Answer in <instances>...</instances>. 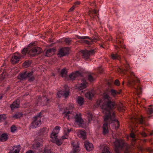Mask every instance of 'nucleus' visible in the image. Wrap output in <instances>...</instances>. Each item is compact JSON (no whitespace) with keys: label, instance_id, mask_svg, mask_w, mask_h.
<instances>
[{"label":"nucleus","instance_id":"obj_47","mask_svg":"<svg viewBox=\"0 0 153 153\" xmlns=\"http://www.w3.org/2000/svg\"><path fill=\"white\" fill-rule=\"evenodd\" d=\"M130 137L133 138V140L134 141L136 140V139H135V135L134 134L131 133L130 134Z\"/></svg>","mask_w":153,"mask_h":153},{"label":"nucleus","instance_id":"obj_40","mask_svg":"<svg viewBox=\"0 0 153 153\" xmlns=\"http://www.w3.org/2000/svg\"><path fill=\"white\" fill-rule=\"evenodd\" d=\"M17 127L14 125H12L11 127V131L12 132H14L16 130Z\"/></svg>","mask_w":153,"mask_h":153},{"label":"nucleus","instance_id":"obj_33","mask_svg":"<svg viewBox=\"0 0 153 153\" xmlns=\"http://www.w3.org/2000/svg\"><path fill=\"white\" fill-rule=\"evenodd\" d=\"M63 41H64L65 43L67 44H69L71 43V40L70 38H65L63 39Z\"/></svg>","mask_w":153,"mask_h":153},{"label":"nucleus","instance_id":"obj_1","mask_svg":"<svg viewBox=\"0 0 153 153\" xmlns=\"http://www.w3.org/2000/svg\"><path fill=\"white\" fill-rule=\"evenodd\" d=\"M102 99L104 102L101 106L102 112L105 114L104 117V124L103 126V132L104 134L108 133V125L114 123L115 124L119 125L118 121L115 118L114 114L112 109L117 106L118 110L120 111H125L124 106L121 103L118 104H115L112 100V98L108 94L104 93Z\"/></svg>","mask_w":153,"mask_h":153},{"label":"nucleus","instance_id":"obj_10","mask_svg":"<svg viewBox=\"0 0 153 153\" xmlns=\"http://www.w3.org/2000/svg\"><path fill=\"white\" fill-rule=\"evenodd\" d=\"M71 144L73 146L74 150L71 153H78L80 151L79 142L77 141H73Z\"/></svg>","mask_w":153,"mask_h":153},{"label":"nucleus","instance_id":"obj_37","mask_svg":"<svg viewBox=\"0 0 153 153\" xmlns=\"http://www.w3.org/2000/svg\"><path fill=\"white\" fill-rule=\"evenodd\" d=\"M30 64V62L28 61L25 62L23 64V66L25 68H27L29 66Z\"/></svg>","mask_w":153,"mask_h":153},{"label":"nucleus","instance_id":"obj_45","mask_svg":"<svg viewBox=\"0 0 153 153\" xmlns=\"http://www.w3.org/2000/svg\"><path fill=\"white\" fill-rule=\"evenodd\" d=\"M6 118V115L4 114L0 115V121L5 119Z\"/></svg>","mask_w":153,"mask_h":153},{"label":"nucleus","instance_id":"obj_9","mask_svg":"<svg viewBox=\"0 0 153 153\" xmlns=\"http://www.w3.org/2000/svg\"><path fill=\"white\" fill-rule=\"evenodd\" d=\"M95 53V51L94 50L90 51L85 50L82 52L83 57L86 59H88L90 56L94 55Z\"/></svg>","mask_w":153,"mask_h":153},{"label":"nucleus","instance_id":"obj_52","mask_svg":"<svg viewBox=\"0 0 153 153\" xmlns=\"http://www.w3.org/2000/svg\"><path fill=\"white\" fill-rule=\"evenodd\" d=\"M75 6H74V5L69 10V12H71V11H73V10H74V9H75Z\"/></svg>","mask_w":153,"mask_h":153},{"label":"nucleus","instance_id":"obj_48","mask_svg":"<svg viewBox=\"0 0 153 153\" xmlns=\"http://www.w3.org/2000/svg\"><path fill=\"white\" fill-rule=\"evenodd\" d=\"M93 13L94 14H96L97 13V11L94 10H90L89 11V15L91 16V13Z\"/></svg>","mask_w":153,"mask_h":153},{"label":"nucleus","instance_id":"obj_18","mask_svg":"<svg viewBox=\"0 0 153 153\" xmlns=\"http://www.w3.org/2000/svg\"><path fill=\"white\" fill-rule=\"evenodd\" d=\"M87 83L85 81H83L81 84H78L76 85L77 88L81 90L87 87Z\"/></svg>","mask_w":153,"mask_h":153},{"label":"nucleus","instance_id":"obj_43","mask_svg":"<svg viewBox=\"0 0 153 153\" xmlns=\"http://www.w3.org/2000/svg\"><path fill=\"white\" fill-rule=\"evenodd\" d=\"M77 38L78 39H85L89 38V37L88 36H77Z\"/></svg>","mask_w":153,"mask_h":153},{"label":"nucleus","instance_id":"obj_32","mask_svg":"<svg viewBox=\"0 0 153 153\" xmlns=\"http://www.w3.org/2000/svg\"><path fill=\"white\" fill-rule=\"evenodd\" d=\"M22 114L20 113H18L15 114L13 116V118H15L16 119H17L20 118V117L22 116Z\"/></svg>","mask_w":153,"mask_h":153},{"label":"nucleus","instance_id":"obj_36","mask_svg":"<svg viewBox=\"0 0 153 153\" xmlns=\"http://www.w3.org/2000/svg\"><path fill=\"white\" fill-rule=\"evenodd\" d=\"M111 58L113 59H119L120 57L117 54H112L111 55Z\"/></svg>","mask_w":153,"mask_h":153},{"label":"nucleus","instance_id":"obj_22","mask_svg":"<svg viewBox=\"0 0 153 153\" xmlns=\"http://www.w3.org/2000/svg\"><path fill=\"white\" fill-rule=\"evenodd\" d=\"M78 136L83 139H85L86 138V135L85 132L84 131H80L78 132Z\"/></svg>","mask_w":153,"mask_h":153},{"label":"nucleus","instance_id":"obj_59","mask_svg":"<svg viewBox=\"0 0 153 153\" xmlns=\"http://www.w3.org/2000/svg\"><path fill=\"white\" fill-rule=\"evenodd\" d=\"M26 153H34L32 151H31V150H30L28 151L27 152H26Z\"/></svg>","mask_w":153,"mask_h":153},{"label":"nucleus","instance_id":"obj_6","mask_svg":"<svg viewBox=\"0 0 153 153\" xmlns=\"http://www.w3.org/2000/svg\"><path fill=\"white\" fill-rule=\"evenodd\" d=\"M41 119L40 116L34 117V120L30 125V128H34L38 127L41 124Z\"/></svg>","mask_w":153,"mask_h":153},{"label":"nucleus","instance_id":"obj_51","mask_svg":"<svg viewBox=\"0 0 153 153\" xmlns=\"http://www.w3.org/2000/svg\"><path fill=\"white\" fill-rule=\"evenodd\" d=\"M42 99L45 101L46 102L48 100L46 98L45 96H43L42 97Z\"/></svg>","mask_w":153,"mask_h":153},{"label":"nucleus","instance_id":"obj_20","mask_svg":"<svg viewBox=\"0 0 153 153\" xmlns=\"http://www.w3.org/2000/svg\"><path fill=\"white\" fill-rule=\"evenodd\" d=\"M55 50L53 48L49 49L46 52L45 56L48 57L51 56L53 55L55 53Z\"/></svg>","mask_w":153,"mask_h":153},{"label":"nucleus","instance_id":"obj_26","mask_svg":"<svg viewBox=\"0 0 153 153\" xmlns=\"http://www.w3.org/2000/svg\"><path fill=\"white\" fill-rule=\"evenodd\" d=\"M94 95V94L92 92H88L85 94V97L89 99H91Z\"/></svg>","mask_w":153,"mask_h":153},{"label":"nucleus","instance_id":"obj_13","mask_svg":"<svg viewBox=\"0 0 153 153\" xmlns=\"http://www.w3.org/2000/svg\"><path fill=\"white\" fill-rule=\"evenodd\" d=\"M69 52V49L68 48H64L60 50L58 54L61 56H63L68 54Z\"/></svg>","mask_w":153,"mask_h":153},{"label":"nucleus","instance_id":"obj_44","mask_svg":"<svg viewBox=\"0 0 153 153\" xmlns=\"http://www.w3.org/2000/svg\"><path fill=\"white\" fill-rule=\"evenodd\" d=\"M88 79L89 81L90 82H93L94 79L91 75H89L88 76Z\"/></svg>","mask_w":153,"mask_h":153},{"label":"nucleus","instance_id":"obj_8","mask_svg":"<svg viewBox=\"0 0 153 153\" xmlns=\"http://www.w3.org/2000/svg\"><path fill=\"white\" fill-rule=\"evenodd\" d=\"M21 57L20 54L18 53H15L12 56L10 61L12 64H15L19 62Z\"/></svg>","mask_w":153,"mask_h":153},{"label":"nucleus","instance_id":"obj_64","mask_svg":"<svg viewBox=\"0 0 153 153\" xmlns=\"http://www.w3.org/2000/svg\"><path fill=\"white\" fill-rule=\"evenodd\" d=\"M125 153H128V152H125Z\"/></svg>","mask_w":153,"mask_h":153},{"label":"nucleus","instance_id":"obj_57","mask_svg":"<svg viewBox=\"0 0 153 153\" xmlns=\"http://www.w3.org/2000/svg\"><path fill=\"white\" fill-rule=\"evenodd\" d=\"M147 151H149L150 152H152V149L151 148H149L147 149Z\"/></svg>","mask_w":153,"mask_h":153},{"label":"nucleus","instance_id":"obj_25","mask_svg":"<svg viewBox=\"0 0 153 153\" xmlns=\"http://www.w3.org/2000/svg\"><path fill=\"white\" fill-rule=\"evenodd\" d=\"M76 101L79 105H81L83 103L84 99L82 97L78 96L77 97Z\"/></svg>","mask_w":153,"mask_h":153},{"label":"nucleus","instance_id":"obj_34","mask_svg":"<svg viewBox=\"0 0 153 153\" xmlns=\"http://www.w3.org/2000/svg\"><path fill=\"white\" fill-rule=\"evenodd\" d=\"M122 40L121 39H118V40H117L116 41V42H117V44H119V45L121 47H122V48H124V46L123 45V43H122Z\"/></svg>","mask_w":153,"mask_h":153},{"label":"nucleus","instance_id":"obj_23","mask_svg":"<svg viewBox=\"0 0 153 153\" xmlns=\"http://www.w3.org/2000/svg\"><path fill=\"white\" fill-rule=\"evenodd\" d=\"M34 43H31L28 46L27 48H24L22 51V53L23 54L25 55L28 51V50L31 48V46L34 45Z\"/></svg>","mask_w":153,"mask_h":153},{"label":"nucleus","instance_id":"obj_58","mask_svg":"<svg viewBox=\"0 0 153 153\" xmlns=\"http://www.w3.org/2000/svg\"><path fill=\"white\" fill-rule=\"evenodd\" d=\"M129 67V66L128 65L126 67V69H125V71H128V68Z\"/></svg>","mask_w":153,"mask_h":153},{"label":"nucleus","instance_id":"obj_62","mask_svg":"<svg viewBox=\"0 0 153 153\" xmlns=\"http://www.w3.org/2000/svg\"><path fill=\"white\" fill-rule=\"evenodd\" d=\"M115 47L116 49H117V48H118V47L117 46H115Z\"/></svg>","mask_w":153,"mask_h":153},{"label":"nucleus","instance_id":"obj_56","mask_svg":"<svg viewBox=\"0 0 153 153\" xmlns=\"http://www.w3.org/2000/svg\"><path fill=\"white\" fill-rule=\"evenodd\" d=\"M73 107L72 106V105H71L69 106L68 109V110L71 111V110L73 109Z\"/></svg>","mask_w":153,"mask_h":153},{"label":"nucleus","instance_id":"obj_14","mask_svg":"<svg viewBox=\"0 0 153 153\" xmlns=\"http://www.w3.org/2000/svg\"><path fill=\"white\" fill-rule=\"evenodd\" d=\"M69 95V91L68 90L64 91H60L57 93L58 97L60 98L62 96H64L65 98L67 97Z\"/></svg>","mask_w":153,"mask_h":153},{"label":"nucleus","instance_id":"obj_3","mask_svg":"<svg viewBox=\"0 0 153 153\" xmlns=\"http://www.w3.org/2000/svg\"><path fill=\"white\" fill-rule=\"evenodd\" d=\"M68 120L74 118L76 122L79 124H82L83 123V120L81 117L80 114H77L76 112L71 111H65L62 114Z\"/></svg>","mask_w":153,"mask_h":153},{"label":"nucleus","instance_id":"obj_63","mask_svg":"<svg viewBox=\"0 0 153 153\" xmlns=\"http://www.w3.org/2000/svg\"><path fill=\"white\" fill-rule=\"evenodd\" d=\"M124 84V81H123V83H122V84H123V85Z\"/></svg>","mask_w":153,"mask_h":153},{"label":"nucleus","instance_id":"obj_38","mask_svg":"<svg viewBox=\"0 0 153 153\" xmlns=\"http://www.w3.org/2000/svg\"><path fill=\"white\" fill-rule=\"evenodd\" d=\"M40 145V143L37 142L36 143L33 144V148L34 149H36L38 147H39Z\"/></svg>","mask_w":153,"mask_h":153},{"label":"nucleus","instance_id":"obj_54","mask_svg":"<svg viewBox=\"0 0 153 153\" xmlns=\"http://www.w3.org/2000/svg\"><path fill=\"white\" fill-rule=\"evenodd\" d=\"M97 40L96 39H91V42H90L92 43L93 42H96L97 41Z\"/></svg>","mask_w":153,"mask_h":153},{"label":"nucleus","instance_id":"obj_15","mask_svg":"<svg viewBox=\"0 0 153 153\" xmlns=\"http://www.w3.org/2000/svg\"><path fill=\"white\" fill-rule=\"evenodd\" d=\"M84 145L86 149L88 151H90L93 149V145L88 141H86L85 142Z\"/></svg>","mask_w":153,"mask_h":153},{"label":"nucleus","instance_id":"obj_61","mask_svg":"<svg viewBox=\"0 0 153 153\" xmlns=\"http://www.w3.org/2000/svg\"><path fill=\"white\" fill-rule=\"evenodd\" d=\"M2 98V96H0V99H1Z\"/></svg>","mask_w":153,"mask_h":153},{"label":"nucleus","instance_id":"obj_21","mask_svg":"<svg viewBox=\"0 0 153 153\" xmlns=\"http://www.w3.org/2000/svg\"><path fill=\"white\" fill-rule=\"evenodd\" d=\"M100 149H102L101 153H110L109 148L106 146L102 145L100 146Z\"/></svg>","mask_w":153,"mask_h":153},{"label":"nucleus","instance_id":"obj_30","mask_svg":"<svg viewBox=\"0 0 153 153\" xmlns=\"http://www.w3.org/2000/svg\"><path fill=\"white\" fill-rule=\"evenodd\" d=\"M48 131V129L46 127H44L40 130V133L41 134H46Z\"/></svg>","mask_w":153,"mask_h":153},{"label":"nucleus","instance_id":"obj_29","mask_svg":"<svg viewBox=\"0 0 153 153\" xmlns=\"http://www.w3.org/2000/svg\"><path fill=\"white\" fill-rule=\"evenodd\" d=\"M51 152L50 150V148L49 146H48L43 149V151H40V153H49Z\"/></svg>","mask_w":153,"mask_h":153},{"label":"nucleus","instance_id":"obj_2","mask_svg":"<svg viewBox=\"0 0 153 153\" xmlns=\"http://www.w3.org/2000/svg\"><path fill=\"white\" fill-rule=\"evenodd\" d=\"M129 72L131 76L128 78V83L130 86L133 87L136 89L138 94H140L141 93L142 89L141 87L138 85H137L136 87L134 86L135 82H136L137 83H140V80L133 72L129 71Z\"/></svg>","mask_w":153,"mask_h":153},{"label":"nucleus","instance_id":"obj_42","mask_svg":"<svg viewBox=\"0 0 153 153\" xmlns=\"http://www.w3.org/2000/svg\"><path fill=\"white\" fill-rule=\"evenodd\" d=\"M88 120L89 122H90L92 120L93 116L92 114L89 113L88 114Z\"/></svg>","mask_w":153,"mask_h":153},{"label":"nucleus","instance_id":"obj_55","mask_svg":"<svg viewBox=\"0 0 153 153\" xmlns=\"http://www.w3.org/2000/svg\"><path fill=\"white\" fill-rule=\"evenodd\" d=\"M141 135L142 136L144 137H146L147 136V134L146 133L144 132H143L141 133Z\"/></svg>","mask_w":153,"mask_h":153},{"label":"nucleus","instance_id":"obj_53","mask_svg":"<svg viewBox=\"0 0 153 153\" xmlns=\"http://www.w3.org/2000/svg\"><path fill=\"white\" fill-rule=\"evenodd\" d=\"M80 2L79 1H76L74 3V6H77V5H79L80 4Z\"/></svg>","mask_w":153,"mask_h":153},{"label":"nucleus","instance_id":"obj_19","mask_svg":"<svg viewBox=\"0 0 153 153\" xmlns=\"http://www.w3.org/2000/svg\"><path fill=\"white\" fill-rule=\"evenodd\" d=\"M10 108L12 110H14L15 108L19 107V100L14 101L10 105Z\"/></svg>","mask_w":153,"mask_h":153},{"label":"nucleus","instance_id":"obj_35","mask_svg":"<svg viewBox=\"0 0 153 153\" xmlns=\"http://www.w3.org/2000/svg\"><path fill=\"white\" fill-rule=\"evenodd\" d=\"M110 92L111 94L113 96H115V95L119 94L120 93V92H118L116 90L113 89L111 90Z\"/></svg>","mask_w":153,"mask_h":153},{"label":"nucleus","instance_id":"obj_49","mask_svg":"<svg viewBox=\"0 0 153 153\" xmlns=\"http://www.w3.org/2000/svg\"><path fill=\"white\" fill-rule=\"evenodd\" d=\"M83 42L85 43V44H87L88 45H90L91 44V43L90 42L88 41L87 40H85L83 41Z\"/></svg>","mask_w":153,"mask_h":153},{"label":"nucleus","instance_id":"obj_39","mask_svg":"<svg viewBox=\"0 0 153 153\" xmlns=\"http://www.w3.org/2000/svg\"><path fill=\"white\" fill-rule=\"evenodd\" d=\"M68 134L69 133H68L67 132H65L64 131V135L62 137V139L63 140L64 139H67L68 137Z\"/></svg>","mask_w":153,"mask_h":153},{"label":"nucleus","instance_id":"obj_46","mask_svg":"<svg viewBox=\"0 0 153 153\" xmlns=\"http://www.w3.org/2000/svg\"><path fill=\"white\" fill-rule=\"evenodd\" d=\"M102 100L101 99L98 100H97L96 102V107H98L100 105L101 103Z\"/></svg>","mask_w":153,"mask_h":153},{"label":"nucleus","instance_id":"obj_12","mask_svg":"<svg viewBox=\"0 0 153 153\" xmlns=\"http://www.w3.org/2000/svg\"><path fill=\"white\" fill-rule=\"evenodd\" d=\"M9 153H19L20 150V145L11 147L9 148Z\"/></svg>","mask_w":153,"mask_h":153},{"label":"nucleus","instance_id":"obj_24","mask_svg":"<svg viewBox=\"0 0 153 153\" xmlns=\"http://www.w3.org/2000/svg\"><path fill=\"white\" fill-rule=\"evenodd\" d=\"M8 138V135L7 134L4 133L0 136V141L2 142L5 141Z\"/></svg>","mask_w":153,"mask_h":153},{"label":"nucleus","instance_id":"obj_16","mask_svg":"<svg viewBox=\"0 0 153 153\" xmlns=\"http://www.w3.org/2000/svg\"><path fill=\"white\" fill-rule=\"evenodd\" d=\"M30 51L29 52V53H30L31 55H33V54H31V53H36L37 54H39L42 52V49L38 47H35L32 48Z\"/></svg>","mask_w":153,"mask_h":153},{"label":"nucleus","instance_id":"obj_28","mask_svg":"<svg viewBox=\"0 0 153 153\" xmlns=\"http://www.w3.org/2000/svg\"><path fill=\"white\" fill-rule=\"evenodd\" d=\"M69 126L70 125L68 124H65L64 125L63 128L64 132L69 133L71 131V129H69Z\"/></svg>","mask_w":153,"mask_h":153},{"label":"nucleus","instance_id":"obj_50","mask_svg":"<svg viewBox=\"0 0 153 153\" xmlns=\"http://www.w3.org/2000/svg\"><path fill=\"white\" fill-rule=\"evenodd\" d=\"M115 84L119 86L120 85V83L119 80L118 79H116L115 82H114Z\"/></svg>","mask_w":153,"mask_h":153},{"label":"nucleus","instance_id":"obj_11","mask_svg":"<svg viewBox=\"0 0 153 153\" xmlns=\"http://www.w3.org/2000/svg\"><path fill=\"white\" fill-rule=\"evenodd\" d=\"M131 120L132 123L134 124H136L137 123L138 121L141 124L144 123L143 118L142 117L139 118H137V117H133L131 118Z\"/></svg>","mask_w":153,"mask_h":153},{"label":"nucleus","instance_id":"obj_17","mask_svg":"<svg viewBox=\"0 0 153 153\" xmlns=\"http://www.w3.org/2000/svg\"><path fill=\"white\" fill-rule=\"evenodd\" d=\"M81 75V73L78 71H76L75 73H73L71 74L69 76V77L70 79L74 80L77 77L80 76Z\"/></svg>","mask_w":153,"mask_h":153},{"label":"nucleus","instance_id":"obj_27","mask_svg":"<svg viewBox=\"0 0 153 153\" xmlns=\"http://www.w3.org/2000/svg\"><path fill=\"white\" fill-rule=\"evenodd\" d=\"M146 110L148 114H151L153 113V106L152 105L149 106L148 108L147 109L146 108Z\"/></svg>","mask_w":153,"mask_h":153},{"label":"nucleus","instance_id":"obj_4","mask_svg":"<svg viewBox=\"0 0 153 153\" xmlns=\"http://www.w3.org/2000/svg\"><path fill=\"white\" fill-rule=\"evenodd\" d=\"M32 75L33 72L27 73L26 72H25L21 73L18 77V78L20 80H23L27 77L29 78V80L32 81L34 79V77L32 76Z\"/></svg>","mask_w":153,"mask_h":153},{"label":"nucleus","instance_id":"obj_41","mask_svg":"<svg viewBox=\"0 0 153 153\" xmlns=\"http://www.w3.org/2000/svg\"><path fill=\"white\" fill-rule=\"evenodd\" d=\"M55 142H56V144L58 146H60L62 143V142L61 141V140H59V139H56V140L55 141Z\"/></svg>","mask_w":153,"mask_h":153},{"label":"nucleus","instance_id":"obj_7","mask_svg":"<svg viewBox=\"0 0 153 153\" xmlns=\"http://www.w3.org/2000/svg\"><path fill=\"white\" fill-rule=\"evenodd\" d=\"M60 127L58 126H56L53 129L51 134V141L53 143H55L57 137V134L59 131Z\"/></svg>","mask_w":153,"mask_h":153},{"label":"nucleus","instance_id":"obj_31","mask_svg":"<svg viewBox=\"0 0 153 153\" xmlns=\"http://www.w3.org/2000/svg\"><path fill=\"white\" fill-rule=\"evenodd\" d=\"M61 75L62 77H66L67 76V71L65 68H63L61 71Z\"/></svg>","mask_w":153,"mask_h":153},{"label":"nucleus","instance_id":"obj_60","mask_svg":"<svg viewBox=\"0 0 153 153\" xmlns=\"http://www.w3.org/2000/svg\"><path fill=\"white\" fill-rule=\"evenodd\" d=\"M153 134V131L150 134V135H152V134Z\"/></svg>","mask_w":153,"mask_h":153},{"label":"nucleus","instance_id":"obj_5","mask_svg":"<svg viewBox=\"0 0 153 153\" xmlns=\"http://www.w3.org/2000/svg\"><path fill=\"white\" fill-rule=\"evenodd\" d=\"M114 145L115 147L116 153H119V149H122L124 144V141L123 140H116L114 142Z\"/></svg>","mask_w":153,"mask_h":153}]
</instances>
